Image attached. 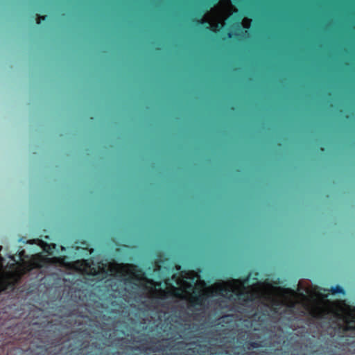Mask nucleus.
<instances>
[{
  "instance_id": "6e6552de",
  "label": "nucleus",
  "mask_w": 355,
  "mask_h": 355,
  "mask_svg": "<svg viewBox=\"0 0 355 355\" xmlns=\"http://www.w3.org/2000/svg\"><path fill=\"white\" fill-rule=\"evenodd\" d=\"M249 345H250V347H252V348H258L260 346L259 344L257 342H251V343H250Z\"/></svg>"
},
{
  "instance_id": "39448f33",
  "label": "nucleus",
  "mask_w": 355,
  "mask_h": 355,
  "mask_svg": "<svg viewBox=\"0 0 355 355\" xmlns=\"http://www.w3.org/2000/svg\"><path fill=\"white\" fill-rule=\"evenodd\" d=\"M331 292L332 294H344V289L340 286H332L331 288Z\"/></svg>"
},
{
  "instance_id": "2eb2a0df",
  "label": "nucleus",
  "mask_w": 355,
  "mask_h": 355,
  "mask_svg": "<svg viewBox=\"0 0 355 355\" xmlns=\"http://www.w3.org/2000/svg\"><path fill=\"white\" fill-rule=\"evenodd\" d=\"M28 243H29L33 244V243H35V240L29 241V242H28Z\"/></svg>"
},
{
  "instance_id": "0eeeda50",
  "label": "nucleus",
  "mask_w": 355,
  "mask_h": 355,
  "mask_svg": "<svg viewBox=\"0 0 355 355\" xmlns=\"http://www.w3.org/2000/svg\"><path fill=\"white\" fill-rule=\"evenodd\" d=\"M39 241H40V243L41 246L43 248L44 250H45V251H48V250L50 248V245H48V244H46V243H44V241H40V240Z\"/></svg>"
},
{
  "instance_id": "f257e3e1",
  "label": "nucleus",
  "mask_w": 355,
  "mask_h": 355,
  "mask_svg": "<svg viewBox=\"0 0 355 355\" xmlns=\"http://www.w3.org/2000/svg\"><path fill=\"white\" fill-rule=\"evenodd\" d=\"M85 272L92 280L107 279L109 299L104 304L89 302L85 291L77 290L71 298L80 309L64 319L73 330L62 343L47 347L44 354L34 355H97L105 347H119L112 355H216L222 349L220 334L214 338L208 332L206 340H182L192 332L194 321L202 324L220 323L222 282L207 286L194 271L172 275L174 294L162 291L156 297L153 279L132 265L83 261Z\"/></svg>"
},
{
  "instance_id": "20e7f679",
  "label": "nucleus",
  "mask_w": 355,
  "mask_h": 355,
  "mask_svg": "<svg viewBox=\"0 0 355 355\" xmlns=\"http://www.w3.org/2000/svg\"><path fill=\"white\" fill-rule=\"evenodd\" d=\"M340 329L343 333L350 331H355V316L352 318H346L344 324H339Z\"/></svg>"
},
{
  "instance_id": "4468645a",
  "label": "nucleus",
  "mask_w": 355,
  "mask_h": 355,
  "mask_svg": "<svg viewBox=\"0 0 355 355\" xmlns=\"http://www.w3.org/2000/svg\"><path fill=\"white\" fill-rule=\"evenodd\" d=\"M24 250H22L21 252H20V253H19L20 258H22V256L24 255Z\"/></svg>"
},
{
  "instance_id": "f8f14e48",
  "label": "nucleus",
  "mask_w": 355,
  "mask_h": 355,
  "mask_svg": "<svg viewBox=\"0 0 355 355\" xmlns=\"http://www.w3.org/2000/svg\"><path fill=\"white\" fill-rule=\"evenodd\" d=\"M321 315H322L321 311L318 310V311L315 312V316H316L318 318H320Z\"/></svg>"
},
{
  "instance_id": "f03ea898",
  "label": "nucleus",
  "mask_w": 355,
  "mask_h": 355,
  "mask_svg": "<svg viewBox=\"0 0 355 355\" xmlns=\"http://www.w3.org/2000/svg\"><path fill=\"white\" fill-rule=\"evenodd\" d=\"M198 22L207 23L211 31H218L222 28V0H218L217 5L205 13Z\"/></svg>"
},
{
  "instance_id": "423d86ee",
  "label": "nucleus",
  "mask_w": 355,
  "mask_h": 355,
  "mask_svg": "<svg viewBox=\"0 0 355 355\" xmlns=\"http://www.w3.org/2000/svg\"><path fill=\"white\" fill-rule=\"evenodd\" d=\"M250 274L249 273L246 276L243 277V278H241L240 279H238L237 281H239L243 286H245V285L248 284L249 280H250Z\"/></svg>"
},
{
  "instance_id": "dca6fc26",
  "label": "nucleus",
  "mask_w": 355,
  "mask_h": 355,
  "mask_svg": "<svg viewBox=\"0 0 355 355\" xmlns=\"http://www.w3.org/2000/svg\"><path fill=\"white\" fill-rule=\"evenodd\" d=\"M176 267H177V270H180V266H178Z\"/></svg>"
},
{
  "instance_id": "ddd939ff",
  "label": "nucleus",
  "mask_w": 355,
  "mask_h": 355,
  "mask_svg": "<svg viewBox=\"0 0 355 355\" xmlns=\"http://www.w3.org/2000/svg\"><path fill=\"white\" fill-rule=\"evenodd\" d=\"M46 17V16H43V17H37V24H40V19H44Z\"/></svg>"
},
{
  "instance_id": "9d476101",
  "label": "nucleus",
  "mask_w": 355,
  "mask_h": 355,
  "mask_svg": "<svg viewBox=\"0 0 355 355\" xmlns=\"http://www.w3.org/2000/svg\"><path fill=\"white\" fill-rule=\"evenodd\" d=\"M223 26L225 25V21L227 19V17H226V12H225V7L223 6Z\"/></svg>"
},
{
  "instance_id": "f3484780",
  "label": "nucleus",
  "mask_w": 355,
  "mask_h": 355,
  "mask_svg": "<svg viewBox=\"0 0 355 355\" xmlns=\"http://www.w3.org/2000/svg\"><path fill=\"white\" fill-rule=\"evenodd\" d=\"M1 248H2V246H0V250H1Z\"/></svg>"
},
{
  "instance_id": "1a4fd4ad",
  "label": "nucleus",
  "mask_w": 355,
  "mask_h": 355,
  "mask_svg": "<svg viewBox=\"0 0 355 355\" xmlns=\"http://www.w3.org/2000/svg\"><path fill=\"white\" fill-rule=\"evenodd\" d=\"M160 266L157 263H155L154 264V272L160 270Z\"/></svg>"
},
{
  "instance_id": "7ed1b4c3",
  "label": "nucleus",
  "mask_w": 355,
  "mask_h": 355,
  "mask_svg": "<svg viewBox=\"0 0 355 355\" xmlns=\"http://www.w3.org/2000/svg\"><path fill=\"white\" fill-rule=\"evenodd\" d=\"M236 299L241 305H246L248 302H253L256 298L255 293L249 290H243L235 293Z\"/></svg>"
},
{
  "instance_id": "9b49d317",
  "label": "nucleus",
  "mask_w": 355,
  "mask_h": 355,
  "mask_svg": "<svg viewBox=\"0 0 355 355\" xmlns=\"http://www.w3.org/2000/svg\"><path fill=\"white\" fill-rule=\"evenodd\" d=\"M223 293L227 291L226 283H225V282L224 280H223ZM224 297H225V295L223 294V298Z\"/></svg>"
}]
</instances>
